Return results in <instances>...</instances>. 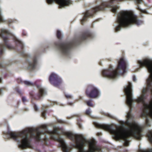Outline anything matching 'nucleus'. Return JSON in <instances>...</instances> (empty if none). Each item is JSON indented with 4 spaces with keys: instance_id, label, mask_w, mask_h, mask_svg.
I'll return each mask as SVG.
<instances>
[{
    "instance_id": "f257e3e1",
    "label": "nucleus",
    "mask_w": 152,
    "mask_h": 152,
    "mask_svg": "<svg viewBox=\"0 0 152 152\" xmlns=\"http://www.w3.org/2000/svg\"><path fill=\"white\" fill-rule=\"evenodd\" d=\"M10 35L13 37L17 46L16 49L18 53L26 58V63L28 65L27 68L30 70L34 69L39 61V56L37 54L32 56L30 53H25L23 50L24 44L22 41L11 33L10 30L6 28H2L0 31V37L4 42L6 46L9 49L14 48V47L8 43V39Z\"/></svg>"
},
{
    "instance_id": "f03ea898",
    "label": "nucleus",
    "mask_w": 152,
    "mask_h": 152,
    "mask_svg": "<svg viewBox=\"0 0 152 152\" xmlns=\"http://www.w3.org/2000/svg\"><path fill=\"white\" fill-rule=\"evenodd\" d=\"M95 36L94 33L90 31H87L80 36H75L70 40H66L60 44L58 42H55L54 47L58 50L61 56L69 58L71 56L72 48L79 45L82 41L88 40L94 38Z\"/></svg>"
},
{
    "instance_id": "7ed1b4c3",
    "label": "nucleus",
    "mask_w": 152,
    "mask_h": 152,
    "mask_svg": "<svg viewBox=\"0 0 152 152\" xmlns=\"http://www.w3.org/2000/svg\"><path fill=\"white\" fill-rule=\"evenodd\" d=\"M127 66L126 60L121 58L118 61V65L116 69L111 66L109 68L102 71V75L105 77L114 79L120 75H123L126 72Z\"/></svg>"
},
{
    "instance_id": "20e7f679",
    "label": "nucleus",
    "mask_w": 152,
    "mask_h": 152,
    "mask_svg": "<svg viewBox=\"0 0 152 152\" xmlns=\"http://www.w3.org/2000/svg\"><path fill=\"white\" fill-rule=\"evenodd\" d=\"M46 1L48 4L56 2L60 8L69 6L72 3L71 0H46Z\"/></svg>"
},
{
    "instance_id": "39448f33",
    "label": "nucleus",
    "mask_w": 152,
    "mask_h": 152,
    "mask_svg": "<svg viewBox=\"0 0 152 152\" xmlns=\"http://www.w3.org/2000/svg\"><path fill=\"white\" fill-rule=\"evenodd\" d=\"M49 81L51 84L58 87L61 83L62 80L57 74L52 73L50 76Z\"/></svg>"
},
{
    "instance_id": "423d86ee",
    "label": "nucleus",
    "mask_w": 152,
    "mask_h": 152,
    "mask_svg": "<svg viewBox=\"0 0 152 152\" xmlns=\"http://www.w3.org/2000/svg\"><path fill=\"white\" fill-rule=\"evenodd\" d=\"M86 93L88 96L91 98H95L100 95V91L98 88L93 87L91 88L90 92L88 89L86 90Z\"/></svg>"
},
{
    "instance_id": "0eeeda50",
    "label": "nucleus",
    "mask_w": 152,
    "mask_h": 152,
    "mask_svg": "<svg viewBox=\"0 0 152 152\" xmlns=\"http://www.w3.org/2000/svg\"><path fill=\"white\" fill-rule=\"evenodd\" d=\"M37 87L38 88L39 92L35 94V98L37 100H39L47 94V91L44 88L40 85H37Z\"/></svg>"
},
{
    "instance_id": "6e6552de",
    "label": "nucleus",
    "mask_w": 152,
    "mask_h": 152,
    "mask_svg": "<svg viewBox=\"0 0 152 152\" xmlns=\"http://www.w3.org/2000/svg\"><path fill=\"white\" fill-rule=\"evenodd\" d=\"M12 64L13 61L12 60H10L6 62H0V67L7 69V67L10 66Z\"/></svg>"
},
{
    "instance_id": "1a4fd4ad",
    "label": "nucleus",
    "mask_w": 152,
    "mask_h": 152,
    "mask_svg": "<svg viewBox=\"0 0 152 152\" xmlns=\"http://www.w3.org/2000/svg\"><path fill=\"white\" fill-rule=\"evenodd\" d=\"M137 9L141 13V16H143L142 14V13H145L146 14H148V12L147 10H144L141 9L140 7L138 6L137 7Z\"/></svg>"
},
{
    "instance_id": "9d476101",
    "label": "nucleus",
    "mask_w": 152,
    "mask_h": 152,
    "mask_svg": "<svg viewBox=\"0 0 152 152\" xmlns=\"http://www.w3.org/2000/svg\"><path fill=\"white\" fill-rule=\"evenodd\" d=\"M45 107V105H42V111L41 115L42 117L43 118H45L46 114V110L44 108V107Z\"/></svg>"
},
{
    "instance_id": "9b49d317",
    "label": "nucleus",
    "mask_w": 152,
    "mask_h": 152,
    "mask_svg": "<svg viewBox=\"0 0 152 152\" xmlns=\"http://www.w3.org/2000/svg\"><path fill=\"white\" fill-rule=\"evenodd\" d=\"M57 37L59 39H61L63 37V35L62 34L60 31L58 30L56 34Z\"/></svg>"
},
{
    "instance_id": "f8f14e48",
    "label": "nucleus",
    "mask_w": 152,
    "mask_h": 152,
    "mask_svg": "<svg viewBox=\"0 0 152 152\" xmlns=\"http://www.w3.org/2000/svg\"><path fill=\"white\" fill-rule=\"evenodd\" d=\"M24 83L26 85L28 86L33 85V84L32 82L28 80H26L24 81Z\"/></svg>"
},
{
    "instance_id": "ddd939ff",
    "label": "nucleus",
    "mask_w": 152,
    "mask_h": 152,
    "mask_svg": "<svg viewBox=\"0 0 152 152\" xmlns=\"http://www.w3.org/2000/svg\"><path fill=\"white\" fill-rule=\"evenodd\" d=\"M65 96L66 97L67 99H73L74 98L73 97V96L72 94H65Z\"/></svg>"
},
{
    "instance_id": "4468645a",
    "label": "nucleus",
    "mask_w": 152,
    "mask_h": 152,
    "mask_svg": "<svg viewBox=\"0 0 152 152\" xmlns=\"http://www.w3.org/2000/svg\"><path fill=\"white\" fill-rule=\"evenodd\" d=\"M105 115L107 116H108L110 118H115V117L114 115H111V114L107 113L105 114Z\"/></svg>"
},
{
    "instance_id": "2eb2a0df",
    "label": "nucleus",
    "mask_w": 152,
    "mask_h": 152,
    "mask_svg": "<svg viewBox=\"0 0 152 152\" xmlns=\"http://www.w3.org/2000/svg\"><path fill=\"white\" fill-rule=\"evenodd\" d=\"M66 136L71 140V133L69 132H66L65 133Z\"/></svg>"
},
{
    "instance_id": "dca6fc26",
    "label": "nucleus",
    "mask_w": 152,
    "mask_h": 152,
    "mask_svg": "<svg viewBox=\"0 0 152 152\" xmlns=\"http://www.w3.org/2000/svg\"><path fill=\"white\" fill-rule=\"evenodd\" d=\"M86 114L88 115H91V112H90V108L88 109H87L86 111Z\"/></svg>"
},
{
    "instance_id": "f3484780",
    "label": "nucleus",
    "mask_w": 152,
    "mask_h": 152,
    "mask_svg": "<svg viewBox=\"0 0 152 152\" xmlns=\"http://www.w3.org/2000/svg\"><path fill=\"white\" fill-rule=\"evenodd\" d=\"M87 104L90 106H93V104L90 101H88L87 102Z\"/></svg>"
},
{
    "instance_id": "a211bd4d",
    "label": "nucleus",
    "mask_w": 152,
    "mask_h": 152,
    "mask_svg": "<svg viewBox=\"0 0 152 152\" xmlns=\"http://www.w3.org/2000/svg\"><path fill=\"white\" fill-rule=\"evenodd\" d=\"M34 108L35 111H37L39 109V107L36 104H34Z\"/></svg>"
},
{
    "instance_id": "6ab92c4d",
    "label": "nucleus",
    "mask_w": 152,
    "mask_h": 152,
    "mask_svg": "<svg viewBox=\"0 0 152 152\" xmlns=\"http://www.w3.org/2000/svg\"><path fill=\"white\" fill-rule=\"evenodd\" d=\"M133 80L134 81L136 82L137 81V78L135 76H134L133 77Z\"/></svg>"
},
{
    "instance_id": "aec40b11",
    "label": "nucleus",
    "mask_w": 152,
    "mask_h": 152,
    "mask_svg": "<svg viewBox=\"0 0 152 152\" xmlns=\"http://www.w3.org/2000/svg\"><path fill=\"white\" fill-rule=\"evenodd\" d=\"M22 100L24 102L26 100V98L25 97V96H23L22 97Z\"/></svg>"
},
{
    "instance_id": "412c9836",
    "label": "nucleus",
    "mask_w": 152,
    "mask_h": 152,
    "mask_svg": "<svg viewBox=\"0 0 152 152\" xmlns=\"http://www.w3.org/2000/svg\"><path fill=\"white\" fill-rule=\"evenodd\" d=\"M17 91L20 94H22V92L21 90H20L19 89H17Z\"/></svg>"
},
{
    "instance_id": "4be33fe9",
    "label": "nucleus",
    "mask_w": 152,
    "mask_h": 152,
    "mask_svg": "<svg viewBox=\"0 0 152 152\" xmlns=\"http://www.w3.org/2000/svg\"><path fill=\"white\" fill-rule=\"evenodd\" d=\"M68 104L70 105H72L73 104L72 102H68Z\"/></svg>"
},
{
    "instance_id": "5701e85b",
    "label": "nucleus",
    "mask_w": 152,
    "mask_h": 152,
    "mask_svg": "<svg viewBox=\"0 0 152 152\" xmlns=\"http://www.w3.org/2000/svg\"><path fill=\"white\" fill-rule=\"evenodd\" d=\"M2 93V89H0V95H1Z\"/></svg>"
},
{
    "instance_id": "b1692460",
    "label": "nucleus",
    "mask_w": 152,
    "mask_h": 152,
    "mask_svg": "<svg viewBox=\"0 0 152 152\" xmlns=\"http://www.w3.org/2000/svg\"><path fill=\"white\" fill-rule=\"evenodd\" d=\"M14 20H9V22L10 23H12V22H13L14 21Z\"/></svg>"
},
{
    "instance_id": "393cba45",
    "label": "nucleus",
    "mask_w": 152,
    "mask_h": 152,
    "mask_svg": "<svg viewBox=\"0 0 152 152\" xmlns=\"http://www.w3.org/2000/svg\"><path fill=\"white\" fill-rule=\"evenodd\" d=\"M2 78L1 77H0V83H2Z\"/></svg>"
},
{
    "instance_id": "a878e982",
    "label": "nucleus",
    "mask_w": 152,
    "mask_h": 152,
    "mask_svg": "<svg viewBox=\"0 0 152 152\" xmlns=\"http://www.w3.org/2000/svg\"><path fill=\"white\" fill-rule=\"evenodd\" d=\"M78 125L79 127L81 128H82V125L80 123L78 124Z\"/></svg>"
},
{
    "instance_id": "bb28decb",
    "label": "nucleus",
    "mask_w": 152,
    "mask_h": 152,
    "mask_svg": "<svg viewBox=\"0 0 152 152\" xmlns=\"http://www.w3.org/2000/svg\"><path fill=\"white\" fill-rule=\"evenodd\" d=\"M140 69V68H137V69L136 70V71H139Z\"/></svg>"
},
{
    "instance_id": "cd10ccee",
    "label": "nucleus",
    "mask_w": 152,
    "mask_h": 152,
    "mask_svg": "<svg viewBox=\"0 0 152 152\" xmlns=\"http://www.w3.org/2000/svg\"><path fill=\"white\" fill-rule=\"evenodd\" d=\"M58 121L60 123H61L62 122V121L61 120H59Z\"/></svg>"
},
{
    "instance_id": "c85d7f7f",
    "label": "nucleus",
    "mask_w": 152,
    "mask_h": 152,
    "mask_svg": "<svg viewBox=\"0 0 152 152\" xmlns=\"http://www.w3.org/2000/svg\"><path fill=\"white\" fill-rule=\"evenodd\" d=\"M6 75V74L5 73H3V75L4 76H5Z\"/></svg>"
},
{
    "instance_id": "c756f323",
    "label": "nucleus",
    "mask_w": 152,
    "mask_h": 152,
    "mask_svg": "<svg viewBox=\"0 0 152 152\" xmlns=\"http://www.w3.org/2000/svg\"><path fill=\"white\" fill-rule=\"evenodd\" d=\"M76 115L77 116H80V115L79 114H78Z\"/></svg>"
},
{
    "instance_id": "7c9ffc66",
    "label": "nucleus",
    "mask_w": 152,
    "mask_h": 152,
    "mask_svg": "<svg viewBox=\"0 0 152 152\" xmlns=\"http://www.w3.org/2000/svg\"><path fill=\"white\" fill-rule=\"evenodd\" d=\"M99 133H97V135H98L99 136Z\"/></svg>"
},
{
    "instance_id": "2f4dec72",
    "label": "nucleus",
    "mask_w": 152,
    "mask_h": 152,
    "mask_svg": "<svg viewBox=\"0 0 152 152\" xmlns=\"http://www.w3.org/2000/svg\"><path fill=\"white\" fill-rule=\"evenodd\" d=\"M23 35H25V34L24 33H23Z\"/></svg>"
}]
</instances>
